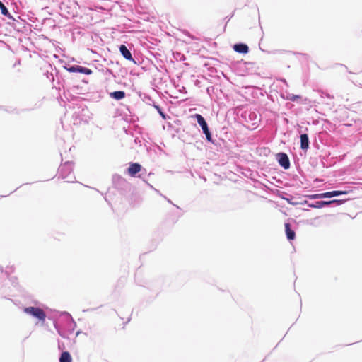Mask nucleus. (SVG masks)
<instances>
[{
    "mask_svg": "<svg viewBox=\"0 0 362 362\" xmlns=\"http://www.w3.org/2000/svg\"><path fill=\"white\" fill-rule=\"evenodd\" d=\"M23 311L25 313L29 314V315L36 317L37 319L42 321V322H44L45 321L46 314H45V311L40 308L27 307V308H24Z\"/></svg>",
    "mask_w": 362,
    "mask_h": 362,
    "instance_id": "obj_1",
    "label": "nucleus"
},
{
    "mask_svg": "<svg viewBox=\"0 0 362 362\" xmlns=\"http://www.w3.org/2000/svg\"><path fill=\"white\" fill-rule=\"evenodd\" d=\"M346 191H340V190H335L332 192H324L321 194H310L307 195V197L310 199H322V198H330L335 196H339L341 194H346Z\"/></svg>",
    "mask_w": 362,
    "mask_h": 362,
    "instance_id": "obj_2",
    "label": "nucleus"
},
{
    "mask_svg": "<svg viewBox=\"0 0 362 362\" xmlns=\"http://www.w3.org/2000/svg\"><path fill=\"white\" fill-rule=\"evenodd\" d=\"M344 202V200L341 199H333L330 201H319L316 202L315 204H309V206L311 208L320 209L325 206H328L332 204H337V205H341Z\"/></svg>",
    "mask_w": 362,
    "mask_h": 362,
    "instance_id": "obj_3",
    "label": "nucleus"
},
{
    "mask_svg": "<svg viewBox=\"0 0 362 362\" xmlns=\"http://www.w3.org/2000/svg\"><path fill=\"white\" fill-rule=\"evenodd\" d=\"M277 158L280 165L284 169H288L290 167L289 159L286 153H279L277 154Z\"/></svg>",
    "mask_w": 362,
    "mask_h": 362,
    "instance_id": "obj_4",
    "label": "nucleus"
},
{
    "mask_svg": "<svg viewBox=\"0 0 362 362\" xmlns=\"http://www.w3.org/2000/svg\"><path fill=\"white\" fill-rule=\"evenodd\" d=\"M68 71L71 73L79 72L86 75H90L92 74V70H90V69L83 67L78 65L72 66L68 68Z\"/></svg>",
    "mask_w": 362,
    "mask_h": 362,
    "instance_id": "obj_5",
    "label": "nucleus"
},
{
    "mask_svg": "<svg viewBox=\"0 0 362 362\" xmlns=\"http://www.w3.org/2000/svg\"><path fill=\"white\" fill-rule=\"evenodd\" d=\"M141 169V166L140 164L137 163H130L129 167L127 169V172L130 176L134 177L136 173L140 172Z\"/></svg>",
    "mask_w": 362,
    "mask_h": 362,
    "instance_id": "obj_6",
    "label": "nucleus"
},
{
    "mask_svg": "<svg viewBox=\"0 0 362 362\" xmlns=\"http://www.w3.org/2000/svg\"><path fill=\"white\" fill-rule=\"evenodd\" d=\"M119 51L122 55L127 60L134 61L132 54L124 45L119 47Z\"/></svg>",
    "mask_w": 362,
    "mask_h": 362,
    "instance_id": "obj_7",
    "label": "nucleus"
},
{
    "mask_svg": "<svg viewBox=\"0 0 362 362\" xmlns=\"http://www.w3.org/2000/svg\"><path fill=\"white\" fill-rule=\"evenodd\" d=\"M233 49L235 52L242 54H247L249 52L248 46L243 43L235 45Z\"/></svg>",
    "mask_w": 362,
    "mask_h": 362,
    "instance_id": "obj_8",
    "label": "nucleus"
},
{
    "mask_svg": "<svg viewBox=\"0 0 362 362\" xmlns=\"http://www.w3.org/2000/svg\"><path fill=\"white\" fill-rule=\"evenodd\" d=\"M194 117L197 119V122L201 126L203 132L207 131L209 128L204 118L199 114H195Z\"/></svg>",
    "mask_w": 362,
    "mask_h": 362,
    "instance_id": "obj_9",
    "label": "nucleus"
},
{
    "mask_svg": "<svg viewBox=\"0 0 362 362\" xmlns=\"http://www.w3.org/2000/svg\"><path fill=\"white\" fill-rule=\"evenodd\" d=\"M285 230L286 237L289 240H293L295 239L296 233L293 230H291L290 223H285Z\"/></svg>",
    "mask_w": 362,
    "mask_h": 362,
    "instance_id": "obj_10",
    "label": "nucleus"
},
{
    "mask_svg": "<svg viewBox=\"0 0 362 362\" xmlns=\"http://www.w3.org/2000/svg\"><path fill=\"white\" fill-rule=\"evenodd\" d=\"M309 147V139L306 134L300 135V148L303 150H306Z\"/></svg>",
    "mask_w": 362,
    "mask_h": 362,
    "instance_id": "obj_11",
    "label": "nucleus"
},
{
    "mask_svg": "<svg viewBox=\"0 0 362 362\" xmlns=\"http://www.w3.org/2000/svg\"><path fill=\"white\" fill-rule=\"evenodd\" d=\"M110 97L116 100H122L125 97V93L123 90H117L110 93Z\"/></svg>",
    "mask_w": 362,
    "mask_h": 362,
    "instance_id": "obj_12",
    "label": "nucleus"
},
{
    "mask_svg": "<svg viewBox=\"0 0 362 362\" xmlns=\"http://www.w3.org/2000/svg\"><path fill=\"white\" fill-rule=\"evenodd\" d=\"M59 362H72V358L68 351H63L59 358Z\"/></svg>",
    "mask_w": 362,
    "mask_h": 362,
    "instance_id": "obj_13",
    "label": "nucleus"
},
{
    "mask_svg": "<svg viewBox=\"0 0 362 362\" xmlns=\"http://www.w3.org/2000/svg\"><path fill=\"white\" fill-rule=\"evenodd\" d=\"M300 95H294V94H288L286 97L287 100H290L291 101H296L297 99L300 98Z\"/></svg>",
    "mask_w": 362,
    "mask_h": 362,
    "instance_id": "obj_14",
    "label": "nucleus"
},
{
    "mask_svg": "<svg viewBox=\"0 0 362 362\" xmlns=\"http://www.w3.org/2000/svg\"><path fill=\"white\" fill-rule=\"evenodd\" d=\"M203 132L205 134V135H206V139H207L209 141H211V133H210V132H209V129H207V131H204V132Z\"/></svg>",
    "mask_w": 362,
    "mask_h": 362,
    "instance_id": "obj_15",
    "label": "nucleus"
}]
</instances>
